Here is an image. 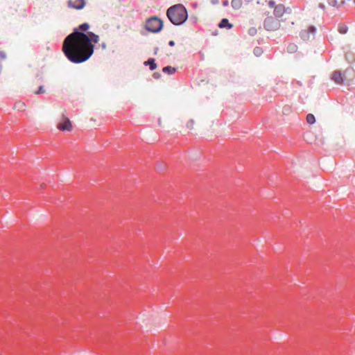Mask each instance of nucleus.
<instances>
[{
	"label": "nucleus",
	"instance_id": "f257e3e1",
	"mask_svg": "<svg viewBox=\"0 0 355 355\" xmlns=\"http://www.w3.org/2000/svg\"><path fill=\"white\" fill-rule=\"evenodd\" d=\"M99 35L93 32L87 34L76 31L64 39L62 51L72 63L79 64L88 60L93 55L94 46L99 42Z\"/></svg>",
	"mask_w": 355,
	"mask_h": 355
},
{
	"label": "nucleus",
	"instance_id": "f03ea898",
	"mask_svg": "<svg viewBox=\"0 0 355 355\" xmlns=\"http://www.w3.org/2000/svg\"><path fill=\"white\" fill-rule=\"evenodd\" d=\"M168 19L174 25L182 24L188 18L187 10L182 4H176L166 11Z\"/></svg>",
	"mask_w": 355,
	"mask_h": 355
},
{
	"label": "nucleus",
	"instance_id": "7ed1b4c3",
	"mask_svg": "<svg viewBox=\"0 0 355 355\" xmlns=\"http://www.w3.org/2000/svg\"><path fill=\"white\" fill-rule=\"evenodd\" d=\"M268 5L270 8H274V15L276 17V19H282V17L284 15H286L284 19H291V15L290 12H287L285 9L284 6L282 4H279L278 6H275V2L274 1H270L268 2Z\"/></svg>",
	"mask_w": 355,
	"mask_h": 355
},
{
	"label": "nucleus",
	"instance_id": "20e7f679",
	"mask_svg": "<svg viewBox=\"0 0 355 355\" xmlns=\"http://www.w3.org/2000/svg\"><path fill=\"white\" fill-rule=\"evenodd\" d=\"M162 21L156 17H150L147 20L146 24V29L152 33L159 32L162 30Z\"/></svg>",
	"mask_w": 355,
	"mask_h": 355
},
{
	"label": "nucleus",
	"instance_id": "39448f33",
	"mask_svg": "<svg viewBox=\"0 0 355 355\" xmlns=\"http://www.w3.org/2000/svg\"><path fill=\"white\" fill-rule=\"evenodd\" d=\"M57 128L62 131L70 132L72 130L73 125L71 121L64 113L62 114L59 122L58 123Z\"/></svg>",
	"mask_w": 355,
	"mask_h": 355
},
{
	"label": "nucleus",
	"instance_id": "423d86ee",
	"mask_svg": "<svg viewBox=\"0 0 355 355\" xmlns=\"http://www.w3.org/2000/svg\"><path fill=\"white\" fill-rule=\"evenodd\" d=\"M282 21L283 19H278L272 17H268L264 21V27L270 31H276L280 28V22Z\"/></svg>",
	"mask_w": 355,
	"mask_h": 355
},
{
	"label": "nucleus",
	"instance_id": "0eeeda50",
	"mask_svg": "<svg viewBox=\"0 0 355 355\" xmlns=\"http://www.w3.org/2000/svg\"><path fill=\"white\" fill-rule=\"evenodd\" d=\"M68 6L70 8L80 10L85 6V0H69L68 1Z\"/></svg>",
	"mask_w": 355,
	"mask_h": 355
},
{
	"label": "nucleus",
	"instance_id": "6e6552de",
	"mask_svg": "<svg viewBox=\"0 0 355 355\" xmlns=\"http://www.w3.org/2000/svg\"><path fill=\"white\" fill-rule=\"evenodd\" d=\"M332 79L337 83L341 84L343 82V75L338 71H335L332 75Z\"/></svg>",
	"mask_w": 355,
	"mask_h": 355
},
{
	"label": "nucleus",
	"instance_id": "1a4fd4ad",
	"mask_svg": "<svg viewBox=\"0 0 355 355\" xmlns=\"http://www.w3.org/2000/svg\"><path fill=\"white\" fill-rule=\"evenodd\" d=\"M218 26L220 28H226L227 29H230L233 26V25L229 22L227 19H223Z\"/></svg>",
	"mask_w": 355,
	"mask_h": 355
},
{
	"label": "nucleus",
	"instance_id": "9d476101",
	"mask_svg": "<svg viewBox=\"0 0 355 355\" xmlns=\"http://www.w3.org/2000/svg\"><path fill=\"white\" fill-rule=\"evenodd\" d=\"M145 65H149L150 69L151 71L155 70L157 67V64H155V60L154 58H150L147 61L144 62Z\"/></svg>",
	"mask_w": 355,
	"mask_h": 355
},
{
	"label": "nucleus",
	"instance_id": "9b49d317",
	"mask_svg": "<svg viewBox=\"0 0 355 355\" xmlns=\"http://www.w3.org/2000/svg\"><path fill=\"white\" fill-rule=\"evenodd\" d=\"M32 92L38 95L46 93V90L44 89L43 85H40L37 89H32Z\"/></svg>",
	"mask_w": 355,
	"mask_h": 355
},
{
	"label": "nucleus",
	"instance_id": "f8f14e48",
	"mask_svg": "<svg viewBox=\"0 0 355 355\" xmlns=\"http://www.w3.org/2000/svg\"><path fill=\"white\" fill-rule=\"evenodd\" d=\"M232 6L234 9H239L242 6V0H232Z\"/></svg>",
	"mask_w": 355,
	"mask_h": 355
},
{
	"label": "nucleus",
	"instance_id": "ddd939ff",
	"mask_svg": "<svg viewBox=\"0 0 355 355\" xmlns=\"http://www.w3.org/2000/svg\"><path fill=\"white\" fill-rule=\"evenodd\" d=\"M26 105L23 102H17L14 105V108L19 111H23L25 110Z\"/></svg>",
	"mask_w": 355,
	"mask_h": 355
},
{
	"label": "nucleus",
	"instance_id": "4468645a",
	"mask_svg": "<svg viewBox=\"0 0 355 355\" xmlns=\"http://www.w3.org/2000/svg\"><path fill=\"white\" fill-rule=\"evenodd\" d=\"M163 72L168 73V74H173L176 69L174 67H172L171 66H167L163 68Z\"/></svg>",
	"mask_w": 355,
	"mask_h": 355
},
{
	"label": "nucleus",
	"instance_id": "2eb2a0df",
	"mask_svg": "<svg viewBox=\"0 0 355 355\" xmlns=\"http://www.w3.org/2000/svg\"><path fill=\"white\" fill-rule=\"evenodd\" d=\"M297 49V46L295 44H289L287 46V51L290 53H293L296 52Z\"/></svg>",
	"mask_w": 355,
	"mask_h": 355
},
{
	"label": "nucleus",
	"instance_id": "dca6fc26",
	"mask_svg": "<svg viewBox=\"0 0 355 355\" xmlns=\"http://www.w3.org/2000/svg\"><path fill=\"white\" fill-rule=\"evenodd\" d=\"M306 119V122L310 125H312L315 122V118L314 115L312 114H307Z\"/></svg>",
	"mask_w": 355,
	"mask_h": 355
},
{
	"label": "nucleus",
	"instance_id": "f3484780",
	"mask_svg": "<svg viewBox=\"0 0 355 355\" xmlns=\"http://www.w3.org/2000/svg\"><path fill=\"white\" fill-rule=\"evenodd\" d=\"M291 107L289 105H284L282 108V112L284 115H288L291 113Z\"/></svg>",
	"mask_w": 355,
	"mask_h": 355
},
{
	"label": "nucleus",
	"instance_id": "a211bd4d",
	"mask_svg": "<svg viewBox=\"0 0 355 355\" xmlns=\"http://www.w3.org/2000/svg\"><path fill=\"white\" fill-rule=\"evenodd\" d=\"M89 28V25L87 23L82 24L79 26V30L81 31H87Z\"/></svg>",
	"mask_w": 355,
	"mask_h": 355
},
{
	"label": "nucleus",
	"instance_id": "6ab92c4d",
	"mask_svg": "<svg viewBox=\"0 0 355 355\" xmlns=\"http://www.w3.org/2000/svg\"><path fill=\"white\" fill-rule=\"evenodd\" d=\"M194 124H195L194 121L190 120L189 121H188L187 126L189 130H193L194 128Z\"/></svg>",
	"mask_w": 355,
	"mask_h": 355
},
{
	"label": "nucleus",
	"instance_id": "aec40b11",
	"mask_svg": "<svg viewBox=\"0 0 355 355\" xmlns=\"http://www.w3.org/2000/svg\"><path fill=\"white\" fill-rule=\"evenodd\" d=\"M301 37L303 38L304 40H308L309 38V34L306 32V31H303L301 33Z\"/></svg>",
	"mask_w": 355,
	"mask_h": 355
},
{
	"label": "nucleus",
	"instance_id": "412c9836",
	"mask_svg": "<svg viewBox=\"0 0 355 355\" xmlns=\"http://www.w3.org/2000/svg\"><path fill=\"white\" fill-rule=\"evenodd\" d=\"M0 58L1 60L6 58V53L4 51H0Z\"/></svg>",
	"mask_w": 355,
	"mask_h": 355
},
{
	"label": "nucleus",
	"instance_id": "4be33fe9",
	"mask_svg": "<svg viewBox=\"0 0 355 355\" xmlns=\"http://www.w3.org/2000/svg\"><path fill=\"white\" fill-rule=\"evenodd\" d=\"M309 31L311 33L313 34L315 33V28L313 26H310L309 28Z\"/></svg>",
	"mask_w": 355,
	"mask_h": 355
},
{
	"label": "nucleus",
	"instance_id": "5701e85b",
	"mask_svg": "<svg viewBox=\"0 0 355 355\" xmlns=\"http://www.w3.org/2000/svg\"><path fill=\"white\" fill-rule=\"evenodd\" d=\"M336 3V0H330L329 1V4L331 6H334Z\"/></svg>",
	"mask_w": 355,
	"mask_h": 355
},
{
	"label": "nucleus",
	"instance_id": "b1692460",
	"mask_svg": "<svg viewBox=\"0 0 355 355\" xmlns=\"http://www.w3.org/2000/svg\"><path fill=\"white\" fill-rule=\"evenodd\" d=\"M339 31H340V32L341 33H346V28H340V30H339Z\"/></svg>",
	"mask_w": 355,
	"mask_h": 355
},
{
	"label": "nucleus",
	"instance_id": "393cba45",
	"mask_svg": "<svg viewBox=\"0 0 355 355\" xmlns=\"http://www.w3.org/2000/svg\"><path fill=\"white\" fill-rule=\"evenodd\" d=\"M168 44L171 46H173L175 45V42L171 40L168 42Z\"/></svg>",
	"mask_w": 355,
	"mask_h": 355
},
{
	"label": "nucleus",
	"instance_id": "a878e982",
	"mask_svg": "<svg viewBox=\"0 0 355 355\" xmlns=\"http://www.w3.org/2000/svg\"><path fill=\"white\" fill-rule=\"evenodd\" d=\"M318 139V141L321 144H323L324 143V139H322V137L320 138V139Z\"/></svg>",
	"mask_w": 355,
	"mask_h": 355
},
{
	"label": "nucleus",
	"instance_id": "bb28decb",
	"mask_svg": "<svg viewBox=\"0 0 355 355\" xmlns=\"http://www.w3.org/2000/svg\"><path fill=\"white\" fill-rule=\"evenodd\" d=\"M260 51V49L259 48H257L254 49V53H258Z\"/></svg>",
	"mask_w": 355,
	"mask_h": 355
},
{
	"label": "nucleus",
	"instance_id": "cd10ccee",
	"mask_svg": "<svg viewBox=\"0 0 355 355\" xmlns=\"http://www.w3.org/2000/svg\"><path fill=\"white\" fill-rule=\"evenodd\" d=\"M102 47H103V49H105L106 44L105 43L102 44Z\"/></svg>",
	"mask_w": 355,
	"mask_h": 355
},
{
	"label": "nucleus",
	"instance_id": "c85d7f7f",
	"mask_svg": "<svg viewBox=\"0 0 355 355\" xmlns=\"http://www.w3.org/2000/svg\"><path fill=\"white\" fill-rule=\"evenodd\" d=\"M44 186H45V185H44V184H41V188H42H42H44Z\"/></svg>",
	"mask_w": 355,
	"mask_h": 355
},
{
	"label": "nucleus",
	"instance_id": "c756f323",
	"mask_svg": "<svg viewBox=\"0 0 355 355\" xmlns=\"http://www.w3.org/2000/svg\"><path fill=\"white\" fill-rule=\"evenodd\" d=\"M255 32V29H252V31H251V33H254Z\"/></svg>",
	"mask_w": 355,
	"mask_h": 355
},
{
	"label": "nucleus",
	"instance_id": "7c9ffc66",
	"mask_svg": "<svg viewBox=\"0 0 355 355\" xmlns=\"http://www.w3.org/2000/svg\"><path fill=\"white\" fill-rule=\"evenodd\" d=\"M255 32V29H252V31H251V33H254Z\"/></svg>",
	"mask_w": 355,
	"mask_h": 355
}]
</instances>
